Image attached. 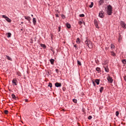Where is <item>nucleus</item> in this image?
<instances>
[{"label": "nucleus", "instance_id": "obj_1", "mask_svg": "<svg viewBox=\"0 0 126 126\" xmlns=\"http://www.w3.org/2000/svg\"><path fill=\"white\" fill-rule=\"evenodd\" d=\"M107 12L109 15H112V13H113V7L111 5H109L107 6Z\"/></svg>", "mask_w": 126, "mask_h": 126}, {"label": "nucleus", "instance_id": "obj_2", "mask_svg": "<svg viewBox=\"0 0 126 126\" xmlns=\"http://www.w3.org/2000/svg\"><path fill=\"white\" fill-rule=\"evenodd\" d=\"M85 44L87 45L89 49H92V48H93V44H92V42H91L90 40L87 39L85 41Z\"/></svg>", "mask_w": 126, "mask_h": 126}, {"label": "nucleus", "instance_id": "obj_3", "mask_svg": "<svg viewBox=\"0 0 126 126\" xmlns=\"http://www.w3.org/2000/svg\"><path fill=\"white\" fill-rule=\"evenodd\" d=\"M2 18H5V20H6L7 22H9V23H10V22H11V20H10V19H9L8 17H6L5 15H2Z\"/></svg>", "mask_w": 126, "mask_h": 126}, {"label": "nucleus", "instance_id": "obj_4", "mask_svg": "<svg viewBox=\"0 0 126 126\" xmlns=\"http://www.w3.org/2000/svg\"><path fill=\"white\" fill-rule=\"evenodd\" d=\"M120 25L124 28V29H126V24L125 23V22L121 21L120 22Z\"/></svg>", "mask_w": 126, "mask_h": 126}, {"label": "nucleus", "instance_id": "obj_5", "mask_svg": "<svg viewBox=\"0 0 126 126\" xmlns=\"http://www.w3.org/2000/svg\"><path fill=\"white\" fill-rule=\"evenodd\" d=\"M107 80L109 83H113V78L111 76H108L107 77Z\"/></svg>", "mask_w": 126, "mask_h": 126}, {"label": "nucleus", "instance_id": "obj_6", "mask_svg": "<svg viewBox=\"0 0 126 126\" xmlns=\"http://www.w3.org/2000/svg\"><path fill=\"white\" fill-rule=\"evenodd\" d=\"M99 17H101V18H103L104 17V12L103 11L99 12Z\"/></svg>", "mask_w": 126, "mask_h": 126}, {"label": "nucleus", "instance_id": "obj_7", "mask_svg": "<svg viewBox=\"0 0 126 126\" xmlns=\"http://www.w3.org/2000/svg\"><path fill=\"white\" fill-rule=\"evenodd\" d=\"M94 24L96 28H99V26L98 25V21H97V20L95 19L94 20Z\"/></svg>", "mask_w": 126, "mask_h": 126}, {"label": "nucleus", "instance_id": "obj_8", "mask_svg": "<svg viewBox=\"0 0 126 126\" xmlns=\"http://www.w3.org/2000/svg\"><path fill=\"white\" fill-rule=\"evenodd\" d=\"M122 39H123V36H122V35H121V34L119 33V37L118 39V42H119L120 43Z\"/></svg>", "mask_w": 126, "mask_h": 126}, {"label": "nucleus", "instance_id": "obj_9", "mask_svg": "<svg viewBox=\"0 0 126 126\" xmlns=\"http://www.w3.org/2000/svg\"><path fill=\"white\" fill-rule=\"evenodd\" d=\"M56 87H61L62 86V84L57 82L55 83Z\"/></svg>", "mask_w": 126, "mask_h": 126}, {"label": "nucleus", "instance_id": "obj_10", "mask_svg": "<svg viewBox=\"0 0 126 126\" xmlns=\"http://www.w3.org/2000/svg\"><path fill=\"white\" fill-rule=\"evenodd\" d=\"M102 65L103 66V67L104 66H108V62L107 61H105V62L104 63H102Z\"/></svg>", "mask_w": 126, "mask_h": 126}, {"label": "nucleus", "instance_id": "obj_11", "mask_svg": "<svg viewBox=\"0 0 126 126\" xmlns=\"http://www.w3.org/2000/svg\"><path fill=\"white\" fill-rule=\"evenodd\" d=\"M25 19H26L27 20H28V21H29V22H30V20H31V18H30V17L29 16H25Z\"/></svg>", "mask_w": 126, "mask_h": 126}, {"label": "nucleus", "instance_id": "obj_12", "mask_svg": "<svg viewBox=\"0 0 126 126\" xmlns=\"http://www.w3.org/2000/svg\"><path fill=\"white\" fill-rule=\"evenodd\" d=\"M12 82L13 84H14L15 85H17V84H16V83L17 82V80L16 79H13Z\"/></svg>", "mask_w": 126, "mask_h": 126}, {"label": "nucleus", "instance_id": "obj_13", "mask_svg": "<svg viewBox=\"0 0 126 126\" xmlns=\"http://www.w3.org/2000/svg\"><path fill=\"white\" fill-rule=\"evenodd\" d=\"M104 68L106 72H109V67H108V66L106 67L104 66Z\"/></svg>", "mask_w": 126, "mask_h": 126}, {"label": "nucleus", "instance_id": "obj_14", "mask_svg": "<svg viewBox=\"0 0 126 126\" xmlns=\"http://www.w3.org/2000/svg\"><path fill=\"white\" fill-rule=\"evenodd\" d=\"M104 3V0H100V1L98 2L99 5H102Z\"/></svg>", "mask_w": 126, "mask_h": 126}, {"label": "nucleus", "instance_id": "obj_15", "mask_svg": "<svg viewBox=\"0 0 126 126\" xmlns=\"http://www.w3.org/2000/svg\"><path fill=\"white\" fill-rule=\"evenodd\" d=\"M6 58L7 60H8V61H12V59L11 58H10V57L6 55Z\"/></svg>", "mask_w": 126, "mask_h": 126}, {"label": "nucleus", "instance_id": "obj_16", "mask_svg": "<svg viewBox=\"0 0 126 126\" xmlns=\"http://www.w3.org/2000/svg\"><path fill=\"white\" fill-rule=\"evenodd\" d=\"M7 35V38H10L11 37V33L10 32H8L6 34Z\"/></svg>", "mask_w": 126, "mask_h": 126}, {"label": "nucleus", "instance_id": "obj_17", "mask_svg": "<svg viewBox=\"0 0 126 126\" xmlns=\"http://www.w3.org/2000/svg\"><path fill=\"white\" fill-rule=\"evenodd\" d=\"M50 62L51 64L54 65V63H55V60L51 59H50Z\"/></svg>", "mask_w": 126, "mask_h": 126}, {"label": "nucleus", "instance_id": "obj_18", "mask_svg": "<svg viewBox=\"0 0 126 126\" xmlns=\"http://www.w3.org/2000/svg\"><path fill=\"white\" fill-rule=\"evenodd\" d=\"M95 82L97 85H99L100 83V81L98 79H95Z\"/></svg>", "mask_w": 126, "mask_h": 126}, {"label": "nucleus", "instance_id": "obj_19", "mask_svg": "<svg viewBox=\"0 0 126 126\" xmlns=\"http://www.w3.org/2000/svg\"><path fill=\"white\" fill-rule=\"evenodd\" d=\"M32 22H33V25H35V24H36V18H33Z\"/></svg>", "mask_w": 126, "mask_h": 126}, {"label": "nucleus", "instance_id": "obj_20", "mask_svg": "<svg viewBox=\"0 0 126 126\" xmlns=\"http://www.w3.org/2000/svg\"><path fill=\"white\" fill-rule=\"evenodd\" d=\"M96 71H98V72H100L101 68H100V67H97L96 68Z\"/></svg>", "mask_w": 126, "mask_h": 126}, {"label": "nucleus", "instance_id": "obj_21", "mask_svg": "<svg viewBox=\"0 0 126 126\" xmlns=\"http://www.w3.org/2000/svg\"><path fill=\"white\" fill-rule=\"evenodd\" d=\"M111 56H113V57H116V54L113 51L111 52Z\"/></svg>", "mask_w": 126, "mask_h": 126}, {"label": "nucleus", "instance_id": "obj_22", "mask_svg": "<svg viewBox=\"0 0 126 126\" xmlns=\"http://www.w3.org/2000/svg\"><path fill=\"white\" fill-rule=\"evenodd\" d=\"M93 5H94V3H93V2H92L91 5H90L89 6V7L92 8V7H93Z\"/></svg>", "mask_w": 126, "mask_h": 126}, {"label": "nucleus", "instance_id": "obj_23", "mask_svg": "<svg viewBox=\"0 0 126 126\" xmlns=\"http://www.w3.org/2000/svg\"><path fill=\"white\" fill-rule=\"evenodd\" d=\"M103 90H104V87H101L100 88L99 91H100V93H102V92H103Z\"/></svg>", "mask_w": 126, "mask_h": 126}, {"label": "nucleus", "instance_id": "obj_24", "mask_svg": "<svg viewBox=\"0 0 126 126\" xmlns=\"http://www.w3.org/2000/svg\"><path fill=\"white\" fill-rule=\"evenodd\" d=\"M66 26L67 28H68L69 29L71 27L70 24H66Z\"/></svg>", "mask_w": 126, "mask_h": 126}, {"label": "nucleus", "instance_id": "obj_25", "mask_svg": "<svg viewBox=\"0 0 126 126\" xmlns=\"http://www.w3.org/2000/svg\"><path fill=\"white\" fill-rule=\"evenodd\" d=\"M76 43L77 44H79L80 43V41H79V38H77L76 40Z\"/></svg>", "mask_w": 126, "mask_h": 126}, {"label": "nucleus", "instance_id": "obj_26", "mask_svg": "<svg viewBox=\"0 0 126 126\" xmlns=\"http://www.w3.org/2000/svg\"><path fill=\"white\" fill-rule=\"evenodd\" d=\"M119 115H120V113L119 112V111H116V117H119Z\"/></svg>", "mask_w": 126, "mask_h": 126}, {"label": "nucleus", "instance_id": "obj_27", "mask_svg": "<svg viewBox=\"0 0 126 126\" xmlns=\"http://www.w3.org/2000/svg\"><path fill=\"white\" fill-rule=\"evenodd\" d=\"M52 86H53V85L52 84V83H49L48 85V87L52 88Z\"/></svg>", "mask_w": 126, "mask_h": 126}, {"label": "nucleus", "instance_id": "obj_28", "mask_svg": "<svg viewBox=\"0 0 126 126\" xmlns=\"http://www.w3.org/2000/svg\"><path fill=\"white\" fill-rule=\"evenodd\" d=\"M12 98H13V99H16V96H15V95H14V94H12Z\"/></svg>", "mask_w": 126, "mask_h": 126}, {"label": "nucleus", "instance_id": "obj_29", "mask_svg": "<svg viewBox=\"0 0 126 126\" xmlns=\"http://www.w3.org/2000/svg\"><path fill=\"white\" fill-rule=\"evenodd\" d=\"M122 63H124V64H126V60L125 59L123 60L122 61Z\"/></svg>", "mask_w": 126, "mask_h": 126}, {"label": "nucleus", "instance_id": "obj_30", "mask_svg": "<svg viewBox=\"0 0 126 126\" xmlns=\"http://www.w3.org/2000/svg\"><path fill=\"white\" fill-rule=\"evenodd\" d=\"M77 63L79 65H81V62L78 60L77 61Z\"/></svg>", "mask_w": 126, "mask_h": 126}, {"label": "nucleus", "instance_id": "obj_31", "mask_svg": "<svg viewBox=\"0 0 126 126\" xmlns=\"http://www.w3.org/2000/svg\"><path fill=\"white\" fill-rule=\"evenodd\" d=\"M4 114H5V115H7V114H8V111L4 110Z\"/></svg>", "mask_w": 126, "mask_h": 126}, {"label": "nucleus", "instance_id": "obj_32", "mask_svg": "<svg viewBox=\"0 0 126 126\" xmlns=\"http://www.w3.org/2000/svg\"><path fill=\"white\" fill-rule=\"evenodd\" d=\"M80 17H84L85 15L84 14H81L79 15Z\"/></svg>", "mask_w": 126, "mask_h": 126}, {"label": "nucleus", "instance_id": "obj_33", "mask_svg": "<svg viewBox=\"0 0 126 126\" xmlns=\"http://www.w3.org/2000/svg\"><path fill=\"white\" fill-rule=\"evenodd\" d=\"M41 46L43 48H46V45H45V44H41Z\"/></svg>", "mask_w": 126, "mask_h": 126}, {"label": "nucleus", "instance_id": "obj_34", "mask_svg": "<svg viewBox=\"0 0 126 126\" xmlns=\"http://www.w3.org/2000/svg\"><path fill=\"white\" fill-rule=\"evenodd\" d=\"M73 102H74V103H77V100H76L75 99H73Z\"/></svg>", "mask_w": 126, "mask_h": 126}, {"label": "nucleus", "instance_id": "obj_35", "mask_svg": "<svg viewBox=\"0 0 126 126\" xmlns=\"http://www.w3.org/2000/svg\"><path fill=\"white\" fill-rule=\"evenodd\" d=\"M74 48H76V49L77 50L78 48H77V45L76 44H74Z\"/></svg>", "mask_w": 126, "mask_h": 126}, {"label": "nucleus", "instance_id": "obj_36", "mask_svg": "<svg viewBox=\"0 0 126 126\" xmlns=\"http://www.w3.org/2000/svg\"><path fill=\"white\" fill-rule=\"evenodd\" d=\"M111 49H114V48H115V45L111 44Z\"/></svg>", "mask_w": 126, "mask_h": 126}, {"label": "nucleus", "instance_id": "obj_37", "mask_svg": "<svg viewBox=\"0 0 126 126\" xmlns=\"http://www.w3.org/2000/svg\"><path fill=\"white\" fill-rule=\"evenodd\" d=\"M91 119H92V117L91 116H89L88 117V120H91Z\"/></svg>", "mask_w": 126, "mask_h": 126}, {"label": "nucleus", "instance_id": "obj_38", "mask_svg": "<svg viewBox=\"0 0 126 126\" xmlns=\"http://www.w3.org/2000/svg\"><path fill=\"white\" fill-rule=\"evenodd\" d=\"M56 72H57V73H59V69H56Z\"/></svg>", "mask_w": 126, "mask_h": 126}, {"label": "nucleus", "instance_id": "obj_39", "mask_svg": "<svg viewBox=\"0 0 126 126\" xmlns=\"http://www.w3.org/2000/svg\"><path fill=\"white\" fill-rule=\"evenodd\" d=\"M79 24L80 25H81V24H82V22H81V21L79 22Z\"/></svg>", "mask_w": 126, "mask_h": 126}, {"label": "nucleus", "instance_id": "obj_40", "mask_svg": "<svg viewBox=\"0 0 126 126\" xmlns=\"http://www.w3.org/2000/svg\"><path fill=\"white\" fill-rule=\"evenodd\" d=\"M124 80L126 81V76H124Z\"/></svg>", "mask_w": 126, "mask_h": 126}, {"label": "nucleus", "instance_id": "obj_41", "mask_svg": "<svg viewBox=\"0 0 126 126\" xmlns=\"http://www.w3.org/2000/svg\"><path fill=\"white\" fill-rule=\"evenodd\" d=\"M56 17H59V14H56Z\"/></svg>", "mask_w": 126, "mask_h": 126}, {"label": "nucleus", "instance_id": "obj_42", "mask_svg": "<svg viewBox=\"0 0 126 126\" xmlns=\"http://www.w3.org/2000/svg\"><path fill=\"white\" fill-rule=\"evenodd\" d=\"M25 102H28V99H25Z\"/></svg>", "mask_w": 126, "mask_h": 126}, {"label": "nucleus", "instance_id": "obj_43", "mask_svg": "<svg viewBox=\"0 0 126 126\" xmlns=\"http://www.w3.org/2000/svg\"><path fill=\"white\" fill-rule=\"evenodd\" d=\"M93 84H94V86H95V83L93 82Z\"/></svg>", "mask_w": 126, "mask_h": 126}, {"label": "nucleus", "instance_id": "obj_44", "mask_svg": "<svg viewBox=\"0 0 126 126\" xmlns=\"http://www.w3.org/2000/svg\"><path fill=\"white\" fill-rule=\"evenodd\" d=\"M21 24H23V22H21Z\"/></svg>", "mask_w": 126, "mask_h": 126}, {"label": "nucleus", "instance_id": "obj_45", "mask_svg": "<svg viewBox=\"0 0 126 126\" xmlns=\"http://www.w3.org/2000/svg\"><path fill=\"white\" fill-rule=\"evenodd\" d=\"M32 16L33 17V15H32Z\"/></svg>", "mask_w": 126, "mask_h": 126}]
</instances>
